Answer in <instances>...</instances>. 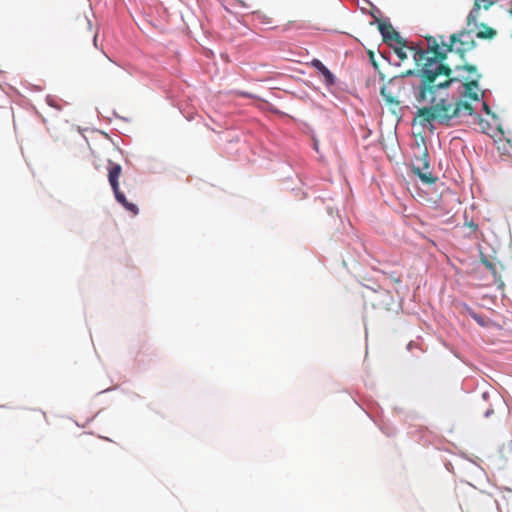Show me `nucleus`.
I'll return each mask as SVG.
<instances>
[{
    "mask_svg": "<svg viewBox=\"0 0 512 512\" xmlns=\"http://www.w3.org/2000/svg\"><path fill=\"white\" fill-rule=\"evenodd\" d=\"M312 65L325 77L327 81H333V74L320 60L314 59L312 61Z\"/></svg>",
    "mask_w": 512,
    "mask_h": 512,
    "instance_id": "0eeeda50",
    "label": "nucleus"
},
{
    "mask_svg": "<svg viewBox=\"0 0 512 512\" xmlns=\"http://www.w3.org/2000/svg\"><path fill=\"white\" fill-rule=\"evenodd\" d=\"M381 95L383 96L387 105H399L400 102L396 100L394 96H392L385 86L381 88Z\"/></svg>",
    "mask_w": 512,
    "mask_h": 512,
    "instance_id": "1a4fd4ad",
    "label": "nucleus"
},
{
    "mask_svg": "<svg viewBox=\"0 0 512 512\" xmlns=\"http://www.w3.org/2000/svg\"><path fill=\"white\" fill-rule=\"evenodd\" d=\"M426 158L427 152L425 151L423 158L420 159V165L413 166V171L424 183L432 184L436 181V178L429 171V164Z\"/></svg>",
    "mask_w": 512,
    "mask_h": 512,
    "instance_id": "39448f33",
    "label": "nucleus"
},
{
    "mask_svg": "<svg viewBox=\"0 0 512 512\" xmlns=\"http://www.w3.org/2000/svg\"><path fill=\"white\" fill-rule=\"evenodd\" d=\"M483 264L489 269L491 270L493 273L496 272V267L493 263H491L490 261H488L487 259H484L482 260Z\"/></svg>",
    "mask_w": 512,
    "mask_h": 512,
    "instance_id": "9d476101",
    "label": "nucleus"
},
{
    "mask_svg": "<svg viewBox=\"0 0 512 512\" xmlns=\"http://www.w3.org/2000/svg\"><path fill=\"white\" fill-rule=\"evenodd\" d=\"M407 46V43L405 40L402 39V45L394 43L393 50L395 51L396 55L401 61H404L407 59V54L404 52V48Z\"/></svg>",
    "mask_w": 512,
    "mask_h": 512,
    "instance_id": "6e6552de",
    "label": "nucleus"
},
{
    "mask_svg": "<svg viewBox=\"0 0 512 512\" xmlns=\"http://www.w3.org/2000/svg\"><path fill=\"white\" fill-rule=\"evenodd\" d=\"M47 102H48L51 106H53V104H52V102H51V99H50V98H48V99H47Z\"/></svg>",
    "mask_w": 512,
    "mask_h": 512,
    "instance_id": "4468645a",
    "label": "nucleus"
},
{
    "mask_svg": "<svg viewBox=\"0 0 512 512\" xmlns=\"http://www.w3.org/2000/svg\"><path fill=\"white\" fill-rule=\"evenodd\" d=\"M468 225H469L470 228L473 229V231H476L477 228H478L477 224H475L474 222H470Z\"/></svg>",
    "mask_w": 512,
    "mask_h": 512,
    "instance_id": "f8f14e48",
    "label": "nucleus"
},
{
    "mask_svg": "<svg viewBox=\"0 0 512 512\" xmlns=\"http://www.w3.org/2000/svg\"><path fill=\"white\" fill-rule=\"evenodd\" d=\"M510 14L512 15V8L510 9Z\"/></svg>",
    "mask_w": 512,
    "mask_h": 512,
    "instance_id": "2eb2a0df",
    "label": "nucleus"
},
{
    "mask_svg": "<svg viewBox=\"0 0 512 512\" xmlns=\"http://www.w3.org/2000/svg\"><path fill=\"white\" fill-rule=\"evenodd\" d=\"M376 21L378 22V29L385 43L390 47H394V43L402 45V37L390 23L383 22L377 18Z\"/></svg>",
    "mask_w": 512,
    "mask_h": 512,
    "instance_id": "20e7f679",
    "label": "nucleus"
},
{
    "mask_svg": "<svg viewBox=\"0 0 512 512\" xmlns=\"http://www.w3.org/2000/svg\"><path fill=\"white\" fill-rule=\"evenodd\" d=\"M478 28H480V30L476 32V37L479 39L491 40L497 34V32L494 28L489 27L488 25H486L484 23H480V24L478 23Z\"/></svg>",
    "mask_w": 512,
    "mask_h": 512,
    "instance_id": "423d86ee",
    "label": "nucleus"
},
{
    "mask_svg": "<svg viewBox=\"0 0 512 512\" xmlns=\"http://www.w3.org/2000/svg\"><path fill=\"white\" fill-rule=\"evenodd\" d=\"M456 70H462L468 73L467 75L461 76L462 79L465 80V96L474 101L479 100V94L476 90L478 89V81L481 76L477 73L476 67L470 64H465L463 66H457Z\"/></svg>",
    "mask_w": 512,
    "mask_h": 512,
    "instance_id": "7ed1b4c3",
    "label": "nucleus"
},
{
    "mask_svg": "<svg viewBox=\"0 0 512 512\" xmlns=\"http://www.w3.org/2000/svg\"><path fill=\"white\" fill-rule=\"evenodd\" d=\"M426 39L428 41L427 49L409 47L414 51L417 69L407 70L402 73L401 77L414 75L420 80L415 91L416 101L424 105L418 109L416 114L419 124L424 126L428 123L438 122L450 126L454 119L471 116L473 107L468 102L449 99L446 90L459 79L452 77V69L443 63L446 53L440 52V45L436 38L429 36Z\"/></svg>",
    "mask_w": 512,
    "mask_h": 512,
    "instance_id": "f257e3e1",
    "label": "nucleus"
},
{
    "mask_svg": "<svg viewBox=\"0 0 512 512\" xmlns=\"http://www.w3.org/2000/svg\"><path fill=\"white\" fill-rule=\"evenodd\" d=\"M484 110L489 114L490 113V108L487 104L484 103Z\"/></svg>",
    "mask_w": 512,
    "mask_h": 512,
    "instance_id": "ddd939ff",
    "label": "nucleus"
},
{
    "mask_svg": "<svg viewBox=\"0 0 512 512\" xmlns=\"http://www.w3.org/2000/svg\"><path fill=\"white\" fill-rule=\"evenodd\" d=\"M479 125L483 132L486 131V127L489 126V123L485 121L484 119L480 118Z\"/></svg>",
    "mask_w": 512,
    "mask_h": 512,
    "instance_id": "9b49d317",
    "label": "nucleus"
},
{
    "mask_svg": "<svg viewBox=\"0 0 512 512\" xmlns=\"http://www.w3.org/2000/svg\"><path fill=\"white\" fill-rule=\"evenodd\" d=\"M108 181L113 190L116 200L128 211H130L133 215L138 214V207L127 201L125 195L120 190L119 186V178L122 174V167L120 164L114 163L112 161L108 162Z\"/></svg>",
    "mask_w": 512,
    "mask_h": 512,
    "instance_id": "f03ea898",
    "label": "nucleus"
}]
</instances>
